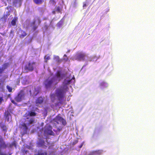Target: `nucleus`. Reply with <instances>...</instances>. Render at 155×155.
I'll return each instance as SVG.
<instances>
[{"label": "nucleus", "mask_w": 155, "mask_h": 155, "mask_svg": "<svg viewBox=\"0 0 155 155\" xmlns=\"http://www.w3.org/2000/svg\"><path fill=\"white\" fill-rule=\"evenodd\" d=\"M38 26H33L32 28V30H33L34 31H35L37 29V28H38Z\"/></svg>", "instance_id": "nucleus-31"}, {"label": "nucleus", "mask_w": 155, "mask_h": 155, "mask_svg": "<svg viewBox=\"0 0 155 155\" xmlns=\"http://www.w3.org/2000/svg\"><path fill=\"white\" fill-rule=\"evenodd\" d=\"M29 92H30V93L31 94V90H30L29 91Z\"/></svg>", "instance_id": "nucleus-45"}, {"label": "nucleus", "mask_w": 155, "mask_h": 155, "mask_svg": "<svg viewBox=\"0 0 155 155\" xmlns=\"http://www.w3.org/2000/svg\"><path fill=\"white\" fill-rule=\"evenodd\" d=\"M0 127L2 129L3 131H4L5 132L7 131L8 128L5 123L2 122L0 123Z\"/></svg>", "instance_id": "nucleus-14"}, {"label": "nucleus", "mask_w": 155, "mask_h": 155, "mask_svg": "<svg viewBox=\"0 0 155 155\" xmlns=\"http://www.w3.org/2000/svg\"><path fill=\"white\" fill-rule=\"evenodd\" d=\"M44 58L45 59V61L47 62L48 60L50 59V57L49 56L46 55L45 56Z\"/></svg>", "instance_id": "nucleus-28"}, {"label": "nucleus", "mask_w": 155, "mask_h": 155, "mask_svg": "<svg viewBox=\"0 0 155 155\" xmlns=\"http://www.w3.org/2000/svg\"><path fill=\"white\" fill-rule=\"evenodd\" d=\"M40 22H41V21L39 20H38V25H39V24L40 23Z\"/></svg>", "instance_id": "nucleus-41"}, {"label": "nucleus", "mask_w": 155, "mask_h": 155, "mask_svg": "<svg viewBox=\"0 0 155 155\" xmlns=\"http://www.w3.org/2000/svg\"><path fill=\"white\" fill-rule=\"evenodd\" d=\"M106 85H107V84L104 82L101 83L100 84V85L101 86H106Z\"/></svg>", "instance_id": "nucleus-30"}, {"label": "nucleus", "mask_w": 155, "mask_h": 155, "mask_svg": "<svg viewBox=\"0 0 155 155\" xmlns=\"http://www.w3.org/2000/svg\"><path fill=\"white\" fill-rule=\"evenodd\" d=\"M78 142V140H76L75 141V143H77Z\"/></svg>", "instance_id": "nucleus-43"}, {"label": "nucleus", "mask_w": 155, "mask_h": 155, "mask_svg": "<svg viewBox=\"0 0 155 155\" xmlns=\"http://www.w3.org/2000/svg\"><path fill=\"white\" fill-rule=\"evenodd\" d=\"M17 18V17H15L12 21L11 22V24L13 26H15L16 25V22Z\"/></svg>", "instance_id": "nucleus-19"}, {"label": "nucleus", "mask_w": 155, "mask_h": 155, "mask_svg": "<svg viewBox=\"0 0 155 155\" xmlns=\"http://www.w3.org/2000/svg\"><path fill=\"white\" fill-rule=\"evenodd\" d=\"M20 128L23 131V134H27L28 128L25 123H23L21 124L20 125Z\"/></svg>", "instance_id": "nucleus-7"}, {"label": "nucleus", "mask_w": 155, "mask_h": 155, "mask_svg": "<svg viewBox=\"0 0 155 155\" xmlns=\"http://www.w3.org/2000/svg\"><path fill=\"white\" fill-rule=\"evenodd\" d=\"M4 69H3L2 67H0V74H2L3 71H4Z\"/></svg>", "instance_id": "nucleus-32"}, {"label": "nucleus", "mask_w": 155, "mask_h": 155, "mask_svg": "<svg viewBox=\"0 0 155 155\" xmlns=\"http://www.w3.org/2000/svg\"><path fill=\"white\" fill-rule=\"evenodd\" d=\"M71 81H64L62 86L58 88L55 91V94H52L50 96L51 99L54 102L57 97L60 103H61L63 98L64 97L65 94L68 89V84H69Z\"/></svg>", "instance_id": "nucleus-1"}, {"label": "nucleus", "mask_w": 155, "mask_h": 155, "mask_svg": "<svg viewBox=\"0 0 155 155\" xmlns=\"http://www.w3.org/2000/svg\"><path fill=\"white\" fill-rule=\"evenodd\" d=\"M10 116V114L8 111L5 112V116L6 119H7L8 121H9V117Z\"/></svg>", "instance_id": "nucleus-20"}, {"label": "nucleus", "mask_w": 155, "mask_h": 155, "mask_svg": "<svg viewBox=\"0 0 155 155\" xmlns=\"http://www.w3.org/2000/svg\"><path fill=\"white\" fill-rule=\"evenodd\" d=\"M11 102L13 104H16V103L15 102V101L13 100H12L11 101Z\"/></svg>", "instance_id": "nucleus-39"}, {"label": "nucleus", "mask_w": 155, "mask_h": 155, "mask_svg": "<svg viewBox=\"0 0 155 155\" xmlns=\"http://www.w3.org/2000/svg\"><path fill=\"white\" fill-rule=\"evenodd\" d=\"M16 143L15 141H14L11 144L8 143V147L10 148L12 147L13 146L16 147Z\"/></svg>", "instance_id": "nucleus-21"}, {"label": "nucleus", "mask_w": 155, "mask_h": 155, "mask_svg": "<svg viewBox=\"0 0 155 155\" xmlns=\"http://www.w3.org/2000/svg\"><path fill=\"white\" fill-rule=\"evenodd\" d=\"M3 101V97H0V104L2 103V101Z\"/></svg>", "instance_id": "nucleus-35"}, {"label": "nucleus", "mask_w": 155, "mask_h": 155, "mask_svg": "<svg viewBox=\"0 0 155 155\" xmlns=\"http://www.w3.org/2000/svg\"><path fill=\"white\" fill-rule=\"evenodd\" d=\"M57 81L55 80L53 77H49L45 80L44 81V84L46 88H50L53 85H56Z\"/></svg>", "instance_id": "nucleus-3"}, {"label": "nucleus", "mask_w": 155, "mask_h": 155, "mask_svg": "<svg viewBox=\"0 0 155 155\" xmlns=\"http://www.w3.org/2000/svg\"><path fill=\"white\" fill-rule=\"evenodd\" d=\"M85 54L82 53H79L76 55V59L79 61H84L85 59Z\"/></svg>", "instance_id": "nucleus-9"}, {"label": "nucleus", "mask_w": 155, "mask_h": 155, "mask_svg": "<svg viewBox=\"0 0 155 155\" xmlns=\"http://www.w3.org/2000/svg\"><path fill=\"white\" fill-rule=\"evenodd\" d=\"M4 140L3 138H2V136L1 135H0V143L2 141Z\"/></svg>", "instance_id": "nucleus-36"}, {"label": "nucleus", "mask_w": 155, "mask_h": 155, "mask_svg": "<svg viewBox=\"0 0 155 155\" xmlns=\"http://www.w3.org/2000/svg\"><path fill=\"white\" fill-rule=\"evenodd\" d=\"M33 1L36 4L39 5L42 3L43 0H33Z\"/></svg>", "instance_id": "nucleus-22"}, {"label": "nucleus", "mask_w": 155, "mask_h": 155, "mask_svg": "<svg viewBox=\"0 0 155 155\" xmlns=\"http://www.w3.org/2000/svg\"><path fill=\"white\" fill-rule=\"evenodd\" d=\"M35 22H36V21H34L32 23V24L33 25H35Z\"/></svg>", "instance_id": "nucleus-40"}, {"label": "nucleus", "mask_w": 155, "mask_h": 155, "mask_svg": "<svg viewBox=\"0 0 155 155\" xmlns=\"http://www.w3.org/2000/svg\"><path fill=\"white\" fill-rule=\"evenodd\" d=\"M85 155H86L85 154ZM88 155H95L94 151L90 152Z\"/></svg>", "instance_id": "nucleus-33"}, {"label": "nucleus", "mask_w": 155, "mask_h": 155, "mask_svg": "<svg viewBox=\"0 0 155 155\" xmlns=\"http://www.w3.org/2000/svg\"><path fill=\"white\" fill-rule=\"evenodd\" d=\"M53 59L55 61L58 62H59L60 61L59 57L58 56H54Z\"/></svg>", "instance_id": "nucleus-25"}, {"label": "nucleus", "mask_w": 155, "mask_h": 155, "mask_svg": "<svg viewBox=\"0 0 155 155\" xmlns=\"http://www.w3.org/2000/svg\"><path fill=\"white\" fill-rule=\"evenodd\" d=\"M64 57H67V55L66 54H64Z\"/></svg>", "instance_id": "nucleus-44"}, {"label": "nucleus", "mask_w": 155, "mask_h": 155, "mask_svg": "<svg viewBox=\"0 0 155 155\" xmlns=\"http://www.w3.org/2000/svg\"><path fill=\"white\" fill-rule=\"evenodd\" d=\"M7 1H10L11 0H6ZM22 0H13V3L14 5H15L19 2H21Z\"/></svg>", "instance_id": "nucleus-23"}, {"label": "nucleus", "mask_w": 155, "mask_h": 155, "mask_svg": "<svg viewBox=\"0 0 155 155\" xmlns=\"http://www.w3.org/2000/svg\"><path fill=\"white\" fill-rule=\"evenodd\" d=\"M68 60V58H67V59H66V61H67Z\"/></svg>", "instance_id": "nucleus-46"}, {"label": "nucleus", "mask_w": 155, "mask_h": 155, "mask_svg": "<svg viewBox=\"0 0 155 155\" xmlns=\"http://www.w3.org/2000/svg\"><path fill=\"white\" fill-rule=\"evenodd\" d=\"M8 66V63H5L2 66V68L4 69L5 70V69L7 68Z\"/></svg>", "instance_id": "nucleus-26"}, {"label": "nucleus", "mask_w": 155, "mask_h": 155, "mask_svg": "<svg viewBox=\"0 0 155 155\" xmlns=\"http://www.w3.org/2000/svg\"><path fill=\"white\" fill-rule=\"evenodd\" d=\"M36 115V113L35 112L30 111L28 112V115L30 116H35Z\"/></svg>", "instance_id": "nucleus-18"}, {"label": "nucleus", "mask_w": 155, "mask_h": 155, "mask_svg": "<svg viewBox=\"0 0 155 155\" xmlns=\"http://www.w3.org/2000/svg\"><path fill=\"white\" fill-rule=\"evenodd\" d=\"M1 85V83H0V85Z\"/></svg>", "instance_id": "nucleus-50"}, {"label": "nucleus", "mask_w": 155, "mask_h": 155, "mask_svg": "<svg viewBox=\"0 0 155 155\" xmlns=\"http://www.w3.org/2000/svg\"><path fill=\"white\" fill-rule=\"evenodd\" d=\"M45 141L43 139L41 138L39 139L38 144L39 146L43 147L45 146Z\"/></svg>", "instance_id": "nucleus-15"}, {"label": "nucleus", "mask_w": 155, "mask_h": 155, "mask_svg": "<svg viewBox=\"0 0 155 155\" xmlns=\"http://www.w3.org/2000/svg\"><path fill=\"white\" fill-rule=\"evenodd\" d=\"M8 147H9L8 143L6 144L4 140L0 143V152L1 149H6Z\"/></svg>", "instance_id": "nucleus-11"}, {"label": "nucleus", "mask_w": 155, "mask_h": 155, "mask_svg": "<svg viewBox=\"0 0 155 155\" xmlns=\"http://www.w3.org/2000/svg\"><path fill=\"white\" fill-rule=\"evenodd\" d=\"M25 94L22 91H21L18 93L17 95L15 97V100L17 102L21 101L24 98Z\"/></svg>", "instance_id": "nucleus-5"}, {"label": "nucleus", "mask_w": 155, "mask_h": 155, "mask_svg": "<svg viewBox=\"0 0 155 155\" xmlns=\"http://www.w3.org/2000/svg\"><path fill=\"white\" fill-rule=\"evenodd\" d=\"M52 127L50 125H47L45 126L44 133L48 135L54 136V133L52 131Z\"/></svg>", "instance_id": "nucleus-4"}, {"label": "nucleus", "mask_w": 155, "mask_h": 155, "mask_svg": "<svg viewBox=\"0 0 155 155\" xmlns=\"http://www.w3.org/2000/svg\"><path fill=\"white\" fill-rule=\"evenodd\" d=\"M92 61L91 60H90V61Z\"/></svg>", "instance_id": "nucleus-47"}, {"label": "nucleus", "mask_w": 155, "mask_h": 155, "mask_svg": "<svg viewBox=\"0 0 155 155\" xmlns=\"http://www.w3.org/2000/svg\"><path fill=\"white\" fill-rule=\"evenodd\" d=\"M45 29L47 30L48 28V26L47 25H45Z\"/></svg>", "instance_id": "nucleus-38"}, {"label": "nucleus", "mask_w": 155, "mask_h": 155, "mask_svg": "<svg viewBox=\"0 0 155 155\" xmlns=\"http://www.w3.org/2000/svg\"><path fill=\"white\" fill-rule=\"evenodd\" d=\"M35 62H29L26 64L25 66V69L27 71H32L34 69V65L35 64Z\"/></svg>", "instance_id": "nucleus-6"}, {"label": "nucleus", "mask_w": 155, "mask_h": 155, "mask_svg": "<svg viewBox=\"0 0 155 155\" xmlns=\"http://www.w3.org/2000/svg\"><path fill=\"white\" fill-rule=\"evenodd\" d=\"M95 155H101L103 153V151L102 150H98L94 151Z\"/></svg>", "instance_id": "nucleus-17"}, {"label": "nucleus", "mask_w": 155, "mask_h": 155, "mask_svg": "<svg viewBox=\"0 0 155 155\" xmlns=\"http://www.w3.org/2000/svg\"><path fill=\"white\" fill-rule=\"evenodd\" d=\"M83 144H84V143L83 142L79 146V147L80 148H81L82 147L83 145Z\"/></svg>", "instance_id": "nucleus-37"}, {"label": "nucleus", "mask_w": 155, "mask_h": 155, "mask_svg": "<svg viewBox=\"0 0 155 155\" xmlns=\"http://www.w3.org/2000/svg\"><path fill=\"white\" fill-rule=\"evenodd\" d=\"M34 122V119L33 118H31L28 121V125L33 124Z\"/></svg>", "instance_id": "nucleus-24"}, {"label": "nucleus", "mask_w": 155, "mask_h": 155, "mask_svg": "<svg viewBox=\"0 0 155 155\" xmlns=\"http://www.w3.org/2000/svg\"><path fill=\"white\" fill-rule=\"evenodd\" d=\"M6 88L8 90L9 92H12V88L11 87H10L8 85H7L6 86Z\"/></svg>", "instance_id": "nucleus-27"}, {"label": "nucleus", "mask_w": 155, "mask_h": 155, "mask_svg": "<svg viewBox=\"0 0 155 155\" xmlns=\"http://www.w3.org/2000/svg\"><path fill=\"white\" fill-rule=\"evenodd\" d=\"M53 124V126L57 128V130L53 129V131L55 133V134L58 135L60 132L62 130L63 126L65 125L67 123L66 120L61 117L56 116L52 121Z\"/></svg>", "instance_id": "nucleus-2"}, {"label": "nucleus", "mask_w": 155, "mask_h": 155, "mask_svg": "<svg viewBox=\"0 0 155 155\" xmlns=\"http://www.w3.org/2000/svg\"><path fill=\"white\" fill-rule=\"evenodd\" d=\"M37 155H47V153L46 151H43L42 150H39Z\"/></svg>", "instance_id": "nucleus-16"}, {"label": "nucleus", "mask_w": 155, "mask_h": 155, "mask_svg": "<svg viewBox=\"0 0 155 155\" xmlns=\"http://www.w3.org/2000/svg\"><path fill=\"white\" fill-rule=\"evenodd\" d=\"M74 143V144H75V143Z\"/></svg>", "instance_id": "nucleus-49"}, {"label": "nucleus", "mask_w": 155, "mask_h": 155, "mask_svg": "<svg viewBox=\"0 0 155 155\" xmlns=\"http://www.w3.org/2000/svg\"><path fill=\"white\" fill-rule=\"evenodd\" d=\"M63 22L61 21H59L57 24V26L60 27L62 25Z\"/></svg>", "instance_id": "nucleus-29"}, {"label": "nucleus", "mask_w": 155, "mask_h": 155, "mask_svg": "<svg viewBox=\"0 0 155 155\" xmlns=\"http://www.w3.org/2000/svg\"><path fill=\"white\" fill-rule=\"evenodd\" d=\"M55 80L57 81V83L60 81L62 79L61 76V72L60 71H58L56 73L55 75L53 77Z\"/></svg>", "instance_id": "nucleus-8"}, {"label": "nucleus", "mask_w": 155, "mask_h": 155, "mask_svg": "<svg viewBox=\"0 0 155 155\" xmlns=\"http://www.w3.org/2000/svg\"><path fill=\"white\" fill-rule=\"evenodd\" d=\"M41 88L39 87H35L33 93V94L34 96H35L39 92Z\"/></svg>", "instance_id": "nucleus-13"}, {"label": "nucleus", "mask_w": 155, "mask_h": 155, "mask_svg": "<svg viewBox=\"0 0 155 155\" xmlns=\"http://www.w3.org/2000/svg\"><path fill=\"white\" fill-rule=\"evenodd\" d=\"M19 37L20 38H23L27 35V34L25 32L22 30H20L18 32Z\"/></svg>", "instance_id": "nucleus-12"}, {"label": "nucleus", "mask_w": 155, "mask_h": 155, "mask_svg": "<svg viewBox=\"0 0 155 155\" xmlns=\"http://www.w3.org/2000/svg\"><path fill=\"white\" fill-rule=\"evenodd\" d=\"M70 52V50H68V51H67V53H69Z\"/></svg>", "instance_id": "nucleus-42"}, {"label": "nucleus", "mask_w": 155, "mask_h": 155, "mask_svg": "<svg viewBox=\"0 0 155 155\" xmlns=\"http://www.w3.org/2000/svg\"><path fill=\"white\" fill-rule=\"evenodd\" d=\"M44 101V99L42 97H38L36 100L35 101V105L36 106L39 107L40 105L42 104Z\"/></svg>", "instance_id": "nucleus-10"}, {"label": "nucleus", "mask_w": 155, "mask_h": 155, "mask_svg": "<svg viewBox=\"0 0 155 155\" xmlns=\"http://www.w3.org/2000/svg\"><path fill=\"white\" fill-rule=\"evenodd\" d=\"M87 5V4L86 2H84L83 5V7L84 8Z\"/></svg>", "instance_id": "nucleus-34"}, {"label": "nucleus", "mask_w": 155, "mask_h": 155, "mask_svg": "<svg viewBox=\"0 0 155 155\" xmlns=\"http://www.w3.org/2000/svg\"><path fill=\"white\" fill-rule=\"evenodd\" d=\"M74 143V144H75V143Z\"/></svg>", "instance_id": "nucleus-48"}]
</instances>
